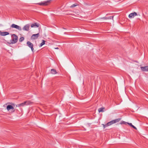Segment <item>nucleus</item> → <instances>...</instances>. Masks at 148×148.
I'll list each match as a JSON object with an SVG mask.
<instances>
[{
  "mask_svg": "<svg viewBox=\"0 0 148 148\" xmlns=\"http://www.w3.org/2000/svg\"><path fill=\"white\" fill-rule=\"evenodd\" d=\"M12 39L10 40V42H8L10 44H14L16 43L18 40V37L15 34H12L11 35Z\"/></svg>",
  "mask_w": 148,
  "mask_h": 148,
  "instance_id": "f257e3e1",
  "label": "nucleus"
},
{
  "mask_svg": "<svg viewBox=\"0 0 148 148\" xmlns=\"http://www.w3.org/2000/svg\"><path fill=\"white\" fill-rule=\"evenodd\" d=\"M10 103L11 104V105H8L6 107V109L8 111L10 110V112L12 113L15 111L14 107H15L16 105L13 103Z\"/></svg>",
  "mask_w": 148,
  "mask_h": 148,
  "instance_id": "f03ea898",
  "label": "nucleus"
},
{
  "mask_svg": "<svg viewBox=\"0 0 148 148\" xmlns=\"http://www.w3.org/2000/svg\"><path fill=\"white\" fill-rule=\"evenodd\" d=\"M51 0H47L46 1H43L39 3H38V4L40 5L46 6L48 5L51 2Z\"/></svg>",
  "mask_w": 148,
  "mask_h": 148,
  "instance_id": "7ed1b4c3",
  "label": "nucleus"
},
{
  "mask_svg": "<svg viewBox=\"0 0 148 148\" xmlns=\"http://www.w3.org/2000/svg\"><path fill=\"white\" fill-rule=\"evenodd\" d=\"M120 120V119H118L112 120L108 123H107V125H108L109 126L112 125V124L115 123L119 121Z\"/></svg>",
  "mask_w": 148,
  "mask_h": 148,
  "instance_id": "20e7f679",
  "label": "nucleus"
},
{
  "mask_svg": "<svg viewBox=\"0 0 148 148\" xmlns=\"http://www.w3.org/2000/svg\"><path fill=\"white\" fill-rule=\"evenodd\" d=\"M27 46L31 49L32 51L34 52V48L33 44L29 41H27Z\"/></svg>",
  "mask_w": 148,
  "mask_h": 148,
  "instance_id": "39448f33",
  "label": "nucleus"
},
{
  "mask_svg": "<svg viewBox=\"0 0 148 148\" xmlns=\"http://www.w3.org/2000/svg\"><path fill=\"white\" fill-rule=\"evenodd\" d=\"M11 27L15 28L20 31H21L22 30L20 26L14 24H12L11 26Z\"/></svg>",
  "mask_w": 148,
  "mask_h": 148,
  "instance_id": "423d86ee",
  "label": "nucleus"
},
{
  "mask_svg": "<svg viewBox=\"0 0 148 148\" xmlns=\"http://www.w3.org/2000/svg\"><path fill=\"white\" fill-rule=\"evenodd\" d=\"M30 25L29 24H27L25 25L23 28V30L28 31L29 30Z\"/></svg>",
  "mask_w": 148,
  "mask_h": 148,
  "instance_id": "0eeeda50",
  "label": "nucleus"
},
{
  "mask_svg": "<svg viewBox=\"0 0 148 148\" xmlns=\"http://www.w3.org/2000/svg\"><path fill=\"white\" fill-rule=\"evenodd\" d=\"M39 36V34L38 33L36 34H33L31 37V39H37L38 37Z\"/></svg>",
  "mask_w": 148,
  "mask_h": 148,
  "instance_id": "6e6552de",
  "label": "nucleus"
},
{
  "mask_svg": "<svg viewBox=\"0 0 148 148\" xmlns=\"http://www.w3.org/2000/svg\"><path fill=\"white\" fill-rule=\"evenodd\" d=\"M137 15V14L136 12H134L130 13L129 15V17L130 18H133L134 16Z\"/></svg>",
  "mask_w": 148,
  "mask_h": 148,
  "instance_id": "1a4fd4ad",
  "label": "nucleus"
},
{
  "mask_svg": "<svg viewBox=\"0 0 148 148\" xmlns=\"http://www.w3.org/2000/svg\"><path fill=\"white\" fill-rule=\"evenodd\" d=\"M140 68L141 70L144 71H148V66H145V67H141Z\"/></svg>",
  "mask_w": 148,
  "mask_h": 148,
  "instance_id": "9d476101",
  "label": "nucleus"
},
{
  "mask_svg": "<svg viewBox=\"0 0 148 148\" xmlns=\"http://www.w3.org/2000/svg\"><path fill=\"white\" fill-rule=\"evenodd\" d=\"M25 105H26V104H25V101L23 103H22L20 104H18L17 105H16V107H21V106H24Z\"/></svg>",
  "mask_w": 148,
  "mask_h": 148,
  "instance_id": "9b49d317",
  "label": "nucleus"
},
{
  "mask_svg": "<svg viewBox=\"0 0 148 148\" xmlns=\"http://www.w3.org/2000/svg\"><path fill=\"white\" fill-rule=\"evenodd\" d=\"M39 26V25L37 23H34L32 24L31 25V27H38Z\"/></svg>",
  "mask_w": 148,
  "mask_h": 148,
  "instance_id": "f8f14e48",
  "label": "nucleus"
},
{
  "mask_svg": "<svg viewBox=\"0 0 148 148\" xmlns=\"http://www.w3.org/2000/svg\"><path fill=\"white\" fill-rule=\"evenodd\" d=\"M9 34V33L7 32H2L1 35L2 36H5Z\"/></svg>",
  "mask_w": 148,
  "mask_h": 148,
  "instance_id": "ddd939ff",
  "label": "nucleus"
},
{
  "mask_svg": "<svg viewBox=\"0 0 148 148\" xmlns=\"http://www.w3.org/2000/svg\"><path fill=\"white\" fill-rule=\"evenodd\" d=\"M25 103L26 105H31L33 103L32 102L29 101H25Z\"/></svg>",
  "mask_w": 148,
  "mask_h": 148,
  "instance_id": "4468645a",
  "label": "nucleus"
},
{
  "mask_svg": "<svg viewBox=\"0 0 148 148\" xmlns=\"http://www.w3.org/2000/svg\"><path fill=\"white\" fill-rule=\"evenodd\" d=\"M51 73L53 74H55L57 73L56 70L54 69H52L51 70Z\"/></svg>",
  "mask_w": 148,
  "mask_h": 148,
  "instance_id": "2eb2a0df",
  "label": "nucleus"
},
{
  "mask_svg": "<svg viewBox=\"0 0 148 148\" xmlns=\"http://www.w3.org/2000/svg\"><path fill=\"white\" fill-rule=\"evenodd\" d=\"M105 109L104 108H99L98 109V111L99 112H104V110H103Z\"/></svg>",
  "mask_w": 148,
  "mask_h": 148,
  "instance_id": "dca6fc26",
  "label": "nucleus"
},
{
  "mask_svg": "<svg viewBox=\"0 0 148 148\" xmlns=\"http://www.w3.org/2000/svg\"><path fill=\"white\" fill-rule=\"evenodd\" d=\"M45 41L44 40H42V42L40 43V47H42L43 45L45 44Z\"/></svg>",
  "mask_w": 148,
  "mask_h": 148,
  "instance_id": "f3484780",
  "label": "nucleus"
},
{
  "mask_svg": "<svg viewBox=\"0 0 148 148\" xmlns=\"http://www.w3.org/2000/svg\"><path fill=\"white\" fill-rule=\"evenodd\" d=\"M128 124L131 126L133 128H134L135 129H136V130L137 129V128H136L132 124V123H128Z\"/></svg>",
  "mask_w": 148,
  "mask_h": 148,
  "instance_id": "a211bd4d",
  "label": "nucleus"
},
{
  "mask_svg": "<svg viewBox=\"0 0 148 148\" xmlns=\"http://www.w3.org/2000/svg\"><path fill=\"white\" fill-rule=\"evenodd\" d=\"M24 38L23 37H21L20 38L19 41L20 42H21L24 40Z\"/></svg>",
  "mask_w": 148,
  "mask_h": 148,
  "instance_id": "6ab92c4d",
  "label": "nucleus"
},
{
  "mask_svg": "<svg viewBox=\"0 0 148 148\" xmlns=\"http://www.w3.org/2000/svg\"><path fill=\"white\" fill-rule=\"evenodd\" d=\"M103 127L104 128H105L106 127L109 126L108 125H107V123L106 124H105V125L103 124Z\"/></svg>",
  "mask_w": 148,
  "mask_h": 148,
  "instance_id": "aec40b11",
  "label": "nucleus"
},
{
  "mask_svg": "<svg viewBox=\"0 0 148 148\" xmlns=\"http://www.w3.org/2000/svg\"><path fill=\"white\" fill-rule=\"evenodd\" d=\"M108 17V19H111L112 18L113 19V16H109Z\"/></svg>",
  "mask_w": 148,
  "mask_h": 148,
  "instance_id": "412c9836",
  "label": "nucleus"
},
{
  "mask_svg": "<svg viewBox=\"0 0 148 148\" xmlns=\"http://www.w3.org/2000/svg\"><path fill=\"white\" fill-rule=\"evenodd\" d=\"M76 6V5H75V4H73V5H72L71 6V8H73V7H75Z\"/></svg>",
  "mask_w": 148,
  "mask_h": 148,
  "instance_id": "4be33fe9",
  "label": "nucleus"
},
{
  "mask_svg": "<svg viewBox=\"0 0 148 148\" xmlns=\"http://www.w3.org/2000/svg\"><path fill=\"white\" fill-rule=\"evenodd\" d=\"M101 19H108V17H103V18H101Z\"/></svg>",
  "mask_w": 148,
  "mask_h": 148,
  "instance_id": "5701e85b",
  "label": "nucleus"
},
{
  "mask_svg": "<svg viewBox=\"0 0 148 148\" xmlns=\"http://www.w3.org/2000/svg\"><path fill=\"white\" fill-rule=\"evenodd\" d=\"M1 33L2 32H1V31H0V35H1Z\"/></svg>",
  "mask_w": 148,
  "mask_h": 148,
  "instance_id": "b1692460",
  "label": "nucleus"
},
{
  "mask_svg": "<svg viewBox=\"0 0 148 148\" xmlns=\"http://www.w3.org/2000/svg\"><path fill=\"white\" fill-rule=\"evenodd\" d=\"M55 49H58V47H57V48H55Z\"/></svg>",
  "mask_w": 148,
  "mask_h": 148,
  "instance_id": "393cba45",
  "label": "nucleus"
}]
</instances>
